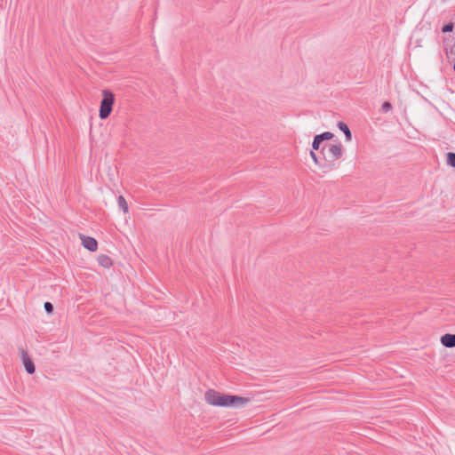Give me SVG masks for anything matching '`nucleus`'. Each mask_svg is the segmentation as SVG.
<instances>
[{
  "label": "nucleus",
  "instance_id": "obj_1",
  "mask_svg": "<svg viewBox=\"0 0 455 455\" xmlns=\"http://www.w3.org/2000/svg\"><path fill=\"white\" fill-rule=\"evenodd\" d=\"M204 399L208 404L218 407H240L250 402L249 398L221 394L214 389H209L204 394Z\"/></svg>",
  "mask_w": 455,
  "mask_h": 455
},
{
  "label": "nucleus",
  "instance_id": "obj_2",
  "mask_svg": "<svg viewBox=\"0 0 455 455\" xmlns=\"http://www.w3.org/2000/svg\"><path fill=\"white\" fill-rule=\"evenodd\" d=\"M323 156V164L321 170L324 172H330L337 167L336 162L343 155V146L340 141L336 144H323L321 148Z\"/></svg>",
  "mask_w": 455,
  "mask_h": 455
},
{
  "label": "nucleus",
  "instance_id": "obj_3",
  "mask_svg": "<svg viewBox=\"0 0 455 455\" xmlns=\"http://www.w3.org/2000/svg\"><path fill=\"white\" fill-rule=\"evenodd\" d=\"M115 104V94L109 90L102 91V100H100L99 116L101 120L107 119L112 110Z\"/></svg>",
  "mask_w": 455,
  "mask_h": 455
},
{
  "label": "nucleus",
  "instance_id": "obj_4",
  "mask_svg": "<svg viewBox=\"0 0 455 455\" xmlns=\"http://www.w3.org/2000/svg\"><path fill=\"white\" fill-rule=\"evenodd\" d=\"M80 238L82 240L83 246L88 251L93 252L98 249V242L95 238L92 236H87L84 235H80Z\"/></svg>",
  "mask_w": 455,
  "mask_h": 455
},
{
  "label": "nucleus",
  "instance_id": "obj_5",
  "mask_svg": "<svg viewBox=\"0 0 455 455\" xmlns=\"http://www.w3.org/2000/svg\"><path fill=\"white\" fill-rule=\"evenodd\" d=\"M21 360H22V363L25 367L26 371L28 374L35 373V371H36L35 363H34L33 360L30 358V356L28 355V354L24 350H21Z\"/></svg>",
  "mask_w": 455,
  "mask_h": 455
},
{
  "label": "nucleus",
  "instance_id": "obj_6",
  "mask_svg": "<svg viewBox=\"0 0 455 455\" xmlns=\"http://www.w3.org/2000/svg\"><path fill=\"white\" fill-rule=\"evenodd\" d=\"M441 344L444 347L452 348L455 347V333H446L441 337Z\"/></svg>",
  "mask_w": 455,
  "mask_h": 455
},
{
  "label": "nucleus",
  "instance_id": "obj_7",
  "mask_svg": "<svg viewBox=\"0 0 455 455\" xmlns=\"http://www.w3.org/2000/svg\"><path fill=\"white\" fill-rule=\"evenodd\" d=\"M97 260L99 265L105 268H109L113 265L112 259L106 254L99 255Z\"/></svg>",
  "mask_w": 455,
  "mask_h": 455
},
{
  "label": "nucleus",
  "instance_id": "obj_8",
  "mask_svg": "<svg viewBox=\"0 0 455 455\" xmlns=\"http://www.w3.org/2000/svg\"><path fill=\"white\" fill-rule=\"evenodd\" d=\"M338 127L345 134L346 140L350 141L352 140V133L347 124L344 122H339Z\"/></svg>",
  "mask_w": 455,
  "mask_h": 455
},
{
  "label": "nucleus",
  "instance_id": "obj_9",
  "mask_svg": "<svg viewBox=\"0 0 455 455\" xmlns=\"http://www.w3.org/2000/svg\"><path fill=\"white\" fill-rule=\"evenodd\" d=\"M117 204L119 208L124 212L127 213L129 212L128 204L125 198L123 196H119L117 198Z\"/></svg>",
  "mask_w": 455,
  "mask_h": 455
},
{
  "label": "nucleus",
  "instance_id": "obj_10",
  "mask_svg": "<svg viewBox=\"0 0 455 455\" xmlns=\"http://www.w3.org/2000/svg\"><path fill=\"white\" fill-rule=\"evenodd\" d=\"M315 137H316L317 140H319L323 143L324 140H331L334 137V134L331 132H324L323 133L315 135Z\"/></svg>",
  "mask_w": 455,
  "mask_h": 455
},
{
  "label": "nucleus",
  "instance_id": "obj_11",
  "mask_svg": "<svg viewBox=\"0 0 455 455\" xmlns=\"http://www.w3.org/2000/svg\"><path fill=\"white\" fill-rule=\"evenodd\" d=\"M446 163L449 166L455 168V153L449 152L446 154Z\"/></svg>",
  "mask_w": 455,
  "mask_h": 455
},
{
  "label": "nucleus",
  "instance_id": "obj_12",
  "mask_svg": "<svg viewBox=\"0 0 455 455\" xmlns=\"http://www.w3.org/2000/svg\"><path fill=\"white\" fill-rule=\"evenodd\" d=\"M322 142L317 140L316 137H314V140H313V142H312V150L313 151H318L320 150L321 151V148H322Z\"/></svg>",
  "mask_w": 455,
  "mask_h": 455
},
{
  "label": "nucleus",
  "instance_id": "obj_13",
  "mask_svg": "<svg viewBox=\"0 0 455 455\" xmlns=\"http://www.w3.org/2000/svg\"><path fill=\"white\" fill-rule=\"evenodd\" d=\"M310 156L311 158L313 159V161L315 162V164H317L320 168H321V164H323V158L320 159L316 154L315 153V151L311 150L310 151Z\"/></svg>",
  "mask_w": 455,
  "mask_h": 455
},
{
  "label": "nucleus",
  "instance_id": "obj_14",
  "mask_svg": "<svg viewBox=\"0 0 455 455\" xmlns=\"http://www.w3.org/2000/svg\"><path fill=\"white\" fill-rule=\"evenodd\" d=\"M454 28V24L452 22L446 23L442 28L443 33H450L452 32Z\"/></svg>",
  "mask_w": 455,
  "mask_h": 455
},
{
  "label": "nucleus",
  "instance_id": "obj_15",
  "mask_svg": "<svg viewBox=\"0 0 455 455\" xmlns=\"http://www.w3.org/2000/svg\"><path fill=\"white\" fill-rule=\"evenodd\" d=\"M44 307L47 314H52L54 309L53 305L49 301L44 303Z\"/></svg>",
  "mask_w": 455,
  "mask_h": 455
},
{
  "label": "nucleus",
  "instance_id": "obj_16",
  "mask_svg": "<svg viewBox=\"0 0 455 455\" xmlns=\"http://www.w3.org/2000/svg\"><path fill=\"white\" fill-rule=\"evenodd\" d=\"M392 108H393L392 104H391L389 101H385V102L382 104V109H383L385 112H388V111H390Z\"/></svg>",
  "mask_w": 455,
  "mask_h": 455
},
{
  "label": "nucleus",
  "instance_id": "obj_17",
  "mask_svg": "<svg viewBox=\"0 0 455 455\" xmlns=\"http://www.w3.org/2000/svg\"><path fill=\"white\" fill-rule=\"evenodd\" d=\"M453 70H454V72H455V62H454V65H453Z\"/></svg>",
  "mask_w": 455,
  "mask_h": 455
}]
</instances>
